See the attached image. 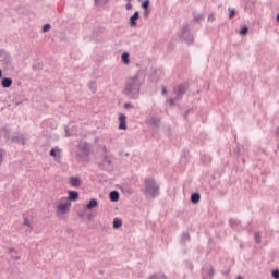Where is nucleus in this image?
I'll return each instance as SVG.
<instances>
[{"label":"nucleus","instance_id":"nucleus-48","mask_svg":"<svg viewBox=\"0 0 279 279\" xmlns=\"http://www.w3.org/2000/svg\"><path fill=\"white\" fill-rule=\"evenodd\" d=\"M277 22L279 23V13L277 14Z\"/></svg>","mask_w":279,"mask_h":279},{"label":"nucleus","instance_id":"nucleus-51","mask_svg":"<svg viewBox=\"0 0 279 279\" xmlns=\"http://www.w3.org/2000/svg\"><path fill=\"white\" fill-rule=\"evenodd\" d=\"M238 279H243V277H239Z\"/></svg>","mask_w":279,"mask_h":279},{"label":"nucleus","instance_id":"nucleus-21","mask_svg":"<svg viewBox=\"0 0 279 279\" xmlns=\"http://www.w3.org/2000/svg\"><path fill=\"white\" fill-rule=\"evenodd\" d=\"M148 279H167V276H165V274H162V272L154 274Z\"/></svg>","mask_w":279,"mask_h":279},{"label":"nucleus","instance_id":"nucleus-24","mask_svg":"<svg viewBox=\"0 0 279 279\" xmlns=\"http://www.w3.org/2000/svg\"><path fill=\"white\" fill-rule=\"evenodd\" d=\"M49 154L52 158H56V156H58V154H60V149L59 148H51Z\"/></svg>","mask_w":279,"mask_h":279},{"label":"nucleus","instance_id":"nucleus-35","mask_svg":"<svg viewBox=\"0 0 279 279\" xmlns=\"http://www.w3.org/2000/svg\"><path fill=\"white\" fill-rule=\"evenodd\" d=\"M24 226H27V228H32V222L28 220L27 217H24Z\"/></svg>","mask_w":279,"mask_h":279},{"label":"nucleus","instance_id":"nucleus-6","mask_svg":"<svg viewBox=\"0 0 279 279\" xmlns=\"http://www.w3.org/2000/svg\"><path fill=\"white\" fill-rule=\"evenodd\" d=\"M69 208H71V202L66 201L65 203H60L57 207L58 213H60L61 215H65L66 210H69Z\"/></svg>","mask_w":279,"mask_h":279},{"label":"nucleus","instance_id":"nucleus-12","mask_svg":"<svg viewBox=\"0 0 279 279\" xmlns=\"http://www.w3.org/2000/svg\"><path fill=\"white\" fill-rule=\"evenodd\" d=\"M99 206V202L96 198H92L89 203L86 205L87 210H93V208H97Z\"/></svg>","mask_w":279,"mask_h":279},{"label":"nucleus","instance_id":"nucleus-47","mask_svg":"<svg viewBox=\"0 0 279 279\" xmlns=\"http://www.w3.org/2000/svg\"><path fill=\"white\" fill-rule=\"evenodd\" d=\"M1 77H3V71H1V69H0V80H1Z\"/></svg>","mask_w":279,"mask_h":279},{"label":"nucleus","instance_id":"nucleus-41","mask_svg":"<svg viewBox=\"0 0 279 279\" xmlns=\"http://www.w3.org/2000/svg\"><path fill=\"white\" fill-rule=\"evenodd\" d=\"M129 108H132V104H130V102L124 104V109L129 110Z\"/></svg>","mask_w":279,"mask_h":279},{"label":"nucleus","instance_id":"nucleus-30","mask_svg":"<svg viewBox=\"0 0 279 279\" xmlns=\"http://www.w3.org/2000/svg\"><path fill=\"white\" fill-rule=\"evenodd\" d=\"M142 8H143V10L149 9V0L143 1V2H142Z\"/></svg>","mask_w":279,"mask_h":279},{"label":"nucleus","instance_id":"nucleus-1","mask_svg":"<svg viewBox=\"0 0 279 279\" xmlns=\"http://www.w3.org/2000/svg\"><path fill=\"white\" fill-rule=\"evenodd\" d=\"M122 93L125 97H129V99H138V97H141V80L138 75L131 76L126 80Z\"/></svg>","mask_w":279,"mask_h":279},{"label":"nucleus","instance_id":"nucleus-25","mask_svg":"<svg viewBox=\"0 0 279 279\" xmlns=\"http://www.w3.org/2000/svg\"><path fill=\"white\" fill-rule=\"evenodd\" d=\"M33 71H43V64L35 63L32 65Z\"/></svg>","mask_w":279,"mask_h":279},{"label":"nucleus","instance_id":"nucleus-4","mask_svg":"<svg viewBox=\"0 0 279 279\" xmlns=\"http://www.w3.org/2000/svg\"><path fill=\"white\" fill-rule=\"evenodd\" d=\"M180 38L183 40V43H186L187 45H193L195 43V36L191 33V26L189 24H185L181 28Z\"/></svg>","mask_w":279,"mask_h":279},{"label":"nucleus","instance_id":"nucleus-11","mask_svg":"<svg viewBox=\"0 0 279 279\" xmlns=\"http://www.w3.org/2000/svg\"><path fill=\"white\" fill-rule=\"evenodd\" d=\"M68 199L70 202H77V199H80V193H77V191H70Z\"/></svg>","mask_w":279,"mask_h":279},{"label":"nucleus","instance_id":"nucleus-18","mask_svg":"<svg viewBox=\"0 0 279 279\" xmlns=\"http://www.w3.org/2000/svg\"><path fill=\"white\" fill-rule=\"evenodd\" d=\"M121 226H123V220H121L120 218H114L113 219L114 230H119V228H121Z\"/></svg>","mask_w":279,"mask_h":279},{"label":"nucleus","instance_id":"nucleus-33","mask_svg":"<svg viewBox=\"0 0 279 279\" xmlns=\"http://www.w3.org/2000/svg\"><path fill=\"white\" fill-rule=\"evenodd\" d=\"M151 12V9H144V19H149V13Z\"/></svg>","mask_w":279,"mask_h":279},{"label":"nucleus","instance_id":"nucleus-46","mask_svg":"<svg viewBox=\"0 0 279 279\" xmlns=\"http://www.w3.org/2000/svg\"><path fill=\"white\" fill-rule=\"evenodd\" d=\"M276 135L279 136V126L276 129Z\"/></svg>","mask_w":279,"mask_h":279},{"label":"nucleus","instance_id":"nucleus-31","mask_svg":"<svg viewBox=\"0 0 279 279\" xmlns=\"http://www.w3.org/2000/svg\"><path fill=\"white\" fill-rule=\"evenodd\" d=\"M175 101H180V99H178V97L168 99V104H170V106H175Z\"/></svg>","mask_w":279,"mask_h":279},{"label":"nucleus","instance_id":"nucleus-29","mask_svg":"<svg viewBox=\"0 0 279 279\" xmlns=\"http://www.w3.org/2000/svg\"><path fill=\"white\" fill-rule=\"evenodd\" d=\"M255 242L260 244L262 243V238H260V232H255Z\"/></svg>","mask_w":279,"mask_h":279},{"label":"nucleus","instance_id":"nucleus-44","mask_svg":"<svg viewBox=\"0 0 279 279\" xmlns=\"http://www.w3.org/2000/svg\"><path fill=\"white\" fill-rule=\"evenodd\" d=\"M64 130H65L66 136H71V134L69 133V126H65Z\"/></svg>","mask_w":279,"mask_h":279},{"label":"nucleus","instance_id":"nucleus-27","mask_svg":"<svg viewBox=\"0 0 279 279\" xmlns=\"http://www.w3.org/2000/svg\"><path fill=\"white\" fill-rule=\"evenodd\" d=\"M236 14V10L229 8V19H234Z\"/></svg>","mask_w":279,"mask_h":279},{"label":"nucleus","instance_id":"nucleus-22","mask_svg":"<svg viewBox=\"0 0 279 279\" xmlns=\"http://www.w3.org/2000/svg\"><path fill=\"white\" fill-rule=\"evenodd\" d=\"M121 58H122V61L124 62V64H130V53L123 52Z\"/></svg>","mask_w":279,"mask_h":279},{"label":"nucleus","instance_id":"nucleus-15","mask_svg":"<svg viewBox=\"0 0 279 279\" xmlns=\"http://www.w3.org/2000/svg\"><path fill=\"white\" fill-rule=\"evenodd\" d=\"M110 202H117L119 199V191L113 190L109 193Z\"/></svg>","mask_w":279,"mask_h":279},{"label":"nucleus","instance_id":"nucleus-8","mask_svg":"<svg viewBox=\"0 0 279 279\" xmlns=\"http://www.w3.org/2000/svg\"><path fill=\"white\" fill-rule=\"evenodd\" d=\"M138 19H141V13L135 11L134 14L130 17L131 27H136Z\"/></svg>","mask_w":279,"mask_h":279},{"label":"nucleus","instance_id":"nucleus-9","mask_svg":"<svg viewBox=\"0 0 279 279\" xmlns=\"http://www.w3.org/2000/svg\"><path fill=\"white\" fill-rule=\"evenodd\" d=\"M125 119H128L125 117V114H120L119 116V130H128V124L125 122Z\"/></svg>","mask_w":279,"mask_h":279},{"label":"nucleus","instance_id":"nucleus-52","mask_svg":"<svg viewBox=\"0 0 279 279\" xmlns=\"http://www.w3.org/2000/svg\"><path fill=\"white\" fill-rule=\"evenodd\" d=\"M243 162H245V159H243Z\"/></svg>","mask_w":279,"mask_h":279},{"label":"nucleus","instance_id":"nucleus-37","mask_svg":"<svg viewBox=\"0 0 279 279\" xmlns=\"http://www.w3.org/2000/svg\"><path fill=\"white\" fill-rule=\"evenodd\" d=\"M208 276L209 278H213V276H215V268H213V266L209 267Z\"/></svg>","mask_w":279,"mask_h":279},{"label":"nucleus","instance_id":"nucleus-40","mask_svg":"<svg viewBox=\"0 0 279 279\" xmlns=\"http://www.w3.org/2000/svg\"><path fill=\"white\" fill-rule=\"evenodd\" d=\"M203 162H210V156L203 157Z\"/></svg>","mask_w":279,"mask_h":279},{"label":"nucleus","instance_id":"nucleus-10","mask_svg":"<svg viewBox=\"0 0 279 279\" xmlns=\"http://www.w3.org/2000/svg\"><path fill=\"white\" fill-rule=\"evenodd\" d=\"M70 184H71V186H73V187L81 186V184H82V179H80L78 177H71V178H70Z\"/></svg>","mask_w":279,"mask_h":279},{"label":"nucleus","instance_id":"nucleus-32","mask_svg":"<svg viewBox=\"0 0 279 279\" xmlns=\"http://www.w3.org/2000/svg\"><path fill=\"white\" fill-rule=\"evenodd\" d=\"M271 277L275 278V279H279V270L278 269H275L271 271Z\"/></svg>","mask_w":279,"mask_h":279},{"label":"nucleus","instance_id":"nucleus-13","mask_svg":"<svg viewBox=\"0 0 279 279\" xmlns=\"http://www.w3.org/2000/svg\"><path fill=\"white\" fill-rule=\"evenodd\" d=\"M1 86L2 88H10V86H12V78L10 77L2 78Z\"/></svg>","mask_w":279,"mask_h":279},{"label":"nucleus","instance_id":"nucleus-42","mask_svg":"<svg viewBox=\"0 0 279 279\" xmlns=\"http://www.w3.org/2000/svg\"><path fill=\"white\" fill-rule=\"evenodd\" d=\"M161 95H167V87L165 86L161 87Z\"/></svg>","mask_w":279,"mask_h":279},{"label":"nucleus","instance_id":"nucleus-38","mask_svg":"<svg viewBox=\"0 0 279 279\" xmlns=\"http://www.w3.org/2000/svg\"><path fill=\"white\" fill-rule=\"evenodd\" d=\"M104 162H106L107 165H112V160L108 159V155L104 156Z\"/></svg>","mask_w":279,"mask_h":279},{"label":"nucleus","instance_id":"nucleus-49","mask_svg":"<svg viewBox=\"0 0 279 279\" xmlns=\"http://www.w3.org/2000/svg\"><path fill=\"white\" fill-rule=\"evenodd\" d=\"M104 151H106V146L104 147Z\"/></svg>","mask_w":279,"mask_h":279},{"label":"nucleus","instance_id":"nucleus-28","mask_svg":"<svg viewBox=\"0 0 279 279\" xmlns=\"http://www.w3.org/2000/svg\"><path fill=\"white\" fill-rule=\"evenodd\" d=\"M193 21H195L196 23H201V21H204V15L198 14V15L194 16Z\"/></svg>","mask_w":279,"mask_h":279},{"label":"nucleus","instance_id":"nucleus-20","mask_svg":"<svg viewBox=\"0 0 279 279\" xmlns=\"http://www.w3.org/2000/svg\"><path fill=\"white\" fill-rule=\"evenodd\" d=\"M13 141H14V143H21V145H25V136H23V135H19V136H15V137H13Z\"/></svg>","mask_w":279,"mask_h":279},{"label":"nucleus","instance_id":"nucleus-2","mask_svg":"<svg viewBox=\"0 0 279 279\" xmlns=\"http://www.w3.org/2000/svg\"><path fill=\"white\" fill-rule=\"evenodd\" d=\"M141 192L147 199H156L160 195V184H158L156 179L147 177L144 180V187H142Z\"/></svg>","mask_w":279,"mask_h":279},{"label":"nucleus","instance_id":"nucleus-50","mask_svg":"<svg viewBox=\"0 0 279 279\" xmlns=\"http://www.w3.org/2000/svg\"><path fill=\"white\" fill-rule=\"evenodd\" d=\"M100 274H104V270H100Z\"/></svg>","mask_w":279,"mask_h":279},{"label":"nucleus","instance_id":"nucleus-43","mask_svg":"<svg viewBox=\"0 0 279 279\" xmlns=\"http://www.w3.org/2000/svg\"><path fill=\"white\" fill-rule=\"evenodd\" d=\"M126 10H132V2L126 3Z\"/></svg>","mask_w":279,"mask_h":279},{"label":"nucleus","instance_id":"nucleus-45","mask_svg":"<svg viewBox=\"0 0 279 279\" xmlns=\"http://www.w3.org/2000/svg\"><path fill=\"white\" fill-rule=\"evenodd\" d=\"M208 21H215V15H213V14L209 15V16H208Z\"/></svg>","mask_w":279,"mask_h":279},{"label":"nucleus","instance_id":"nucleus-16","mask_svg":"<svg viewBox=\"0 0 279 279\" xmlns=\"http://www.w3.org/2000/svg\"><path fill=\"white\" fill-rule=\"evenodd\" d=\"M189 241H191V235L189 234V232H183L181 236L182 245H185V243H189Z\"/></svg>","mask_w":279,"mask_h":279},{"label":"nucleus","instance_id":"nucleus-53","mask_svg":"<svg viewBox=\"0 0 279 279\" xmlns=\"http://www.w3.org/2000/svg\"><path fill=\"white\" fill-rule=\"evenodd\" d=\"M203 279H205V278L203 277Z\"/></svg>","mask_w":279,"mask_h":279},{"label":"nucleus","instance_id":"nucleus-23","mask_svg":"<svg viewBox=\"0 0 279 279\" xmlns=\"http://www.w3.org/2000/svg\"><path fill=\"white\" fill-rule=\"evenodd\" d=\"M250 33V27L244 26L240 29V36H247V34Z\"/></svg>","mask_w":279,"mask_h":279},{"label":"nucleus","instance_id":"nucleus-5","mask_svg":"<svg viewBox=\"0 0 279 279\" xmlns=\"http://www.w3.org/2000/svg\"><path fill=\"white\" fill-rule=\"evenodd\" d=\"M186 90H189V85L186 83H181L174 87L173 93L177 95V99H182V97L186 95Z\"/></svg>","mask_w":279,"mask_h":279},{"label":"nucleus","instance_id":"nucleus-7","mask_svg":"<svg viewBox=\"0 0 279 279\" xmlns=\"http://www.w3.org/2000/svg\"><path fill=\"white\" fill-rule=\"evenodd\" d=\"M229 223L232 228V230H235L236 232H241L243 230V227L241 226V221L236 219H230Z\"/></svg>","mask_w":279,"mask_h":279},{"label":"nucleus","instance_id":"nucleus-36","mask_svg":"<svg viewBox=\"0 0 279 279\" xmlns=\"http://www.w3.org/2000/svg\"><path fill=\"white\" fill-rule=\"evenodd\" d=\"M5 153V150L0 148V167L1 165H3V154Z\"/></svg>","mask_w":279,"mask_h":279},{"label":"nucleus","instance_id":"nucleus-17","mask_svg":"<svg viewBox=\"0 0 279 279\" xmlns=\"http://www.w3.org/2000/svg\"><path fill=\"white\" fill-rule=\"evenodd\" d=\"M149 123L154 125V128H158L160 125V118L151 117Z\"/></svg>","mask_w":279,"mask_h":279},{"label":"nucleus","instance_id":"nucleus-34","mask_svg":"<svg viewBox=\"0 0 279 279\" xmlns=\"http://www.w3.org/2000/svg\"><path fill=\"white\" fill-rule=\"evenodd\" d=\"M51 29V24L47 23L43 26V32H49Z\"/></svg>","mask_w":279,"mask_h":279},{"label":"nucleus","instance_id":"nucleus-14","mask_svg":"<svg viewBox=\"0 0 279 279\" xmlns=\"http://www.w3.org/2000/svg\"><path fill=\"white\" fill-rule=\"evenodd\" d=\"M202 199V195H199V193H193L191 195V202L192 204H199V201Z\"/></svg>","mask_w":279,"mask_h":279},{"label":"nucleus","instance_id":"nucleus-3","mask_svg":"<svg viewBox=\"0 0 279 279\" xmlns=\"http://www.w3.org/2000/svg\"><path fill=\"white\" fill-rule=\"evenodd\" d=\"M78 151L76 153V158L78 162H89L90 161V145L87 142L80 143L77 145Z\"/></svg>","mask_w":279,"mask_h":279},{"label":"nucleus","instance_id":"nucleus-39","mask_svg":"<svg viewBox=\"0 0 279 279\" xmlns=\"http://www.w3.org/2000/svg\"><path fill=\"white\" fill-rule=\"evenodd\" d=\"M233 153L235 154V156H241V148L235 147Z\"/></svg>","mask_w":279,"mask_h":279},{"label":"nucleus","instance_id":"nucleus-26","mask_svg":"<svg viewBox=\"0 0 279 279\" xmlns=\"http://www.w3.org/2000/svg\"><path fill=\"white\" fill-rule=\"evenodd\" d=\"M95 5H106L108 0H94Z\"/></svg>","mask_w":279,"mask_h":279},{"label":"nucleus","instance_id":"nucleus-19","mask_svg":"<svg viewBox=\"0 0 279 279\" xmlns=\"http://www.w3.org/2000/svg\"><path fill=\"white\" fill-rule=\"evenodd\" d=\"M88 88L95 95L97 93V83H95L94 81H90L88 83Z\"/></svg>","mask_w":279,"mask_h":279}]
</instances>
